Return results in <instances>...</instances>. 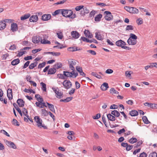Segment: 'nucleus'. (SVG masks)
Listing matches in <instances>:
<instances>
[{
  "label": "nucleus",
  "instance_id": "nucleus-1",
  "mask_svg": "<svg viewBox=\"0 0 157 157\" xmlns=\"http://www.w3.org/2000/svg\"><path fill=\"white\" fill-rule=\"evenodd\" d=\"M34 119L36 123L37 126L40 128H43L44 129H47V127L43 123L42 120L38 116H36L34 117Z\"/></svg>",
  "mask_w": 157,
  "mask_h": 157
},
{
  "label": "nucleus",
  "instance_id": "nucleus-2",
  "mask_svg": "<svg viewBox=\"0 0 157 157\" xmlns=\"http://www.w3.org/2000/svg\"><path fill=\"white\" fill-rule=\"evenodd\" d=\"M73 12L71 10H62V14L65 17H69L70 18H73L75 17V14L72 15Z\"/></svg>",
  "mask_w": 157,
  "mask_h": 157
},
{
  "label": "nucleus",
  "instance_id": "nucleus-3",
  "mask_svg": "<svg viewBox=\"0 0 157 157\" xmlns=\"http://www.w3.org/2000/svg\"><path fill=\"white\" fill-rule=\"evenodd\" d=\"M74 71L72 70L71 72L64 71L63 75L67 77L75 78L78 76V73L77 72H75Z\"/></svg>",
  "mask_w": 157,
  "mask_h": 157
},
{
  "label": "nucleus",
  "instance_id": "nucleus-4",
  "mask_svg": "<svg viewBox=\"0 0 157 157\" xmlns=\"http://www.w3.org/2000/svg\"><path fill=\"white\" fill-rule=\"evenodd\" d=\"M68 63L69 65V68L71 70H75L74 66L76 64V62L75 60L70 59L68 60Z\"/></svg>",
  "mask_w": 157,
  "mask_h": 157
},
{
  "label": "nucleus",
  "instance_id": "nucleus-5",
  "mask_svg": "<svg viewBox=\"0 0 157 157\" xmlns=\"http://www.w3.org/2000/svg\"><path fill=\"white\" fill-rule=\"evenodd\" d=\"M62 83L64 87L67 89H69L72 86V84L70 81L65 80Z\"/></svg>",
  "mask_w": 157,
  "mask_h": 157
},
{
  "label": "nucleus",
  "instance_id": "nucleus-6",
  "mask_svg": "<svg viewBox=\"0 0 157 157\" xmlns=\"http://www.w3.org/2000/svg\"><path fill=\"white\" fill-rule=\"evenodd\" d=\"M104 13L106 14L105 17V20L107 21H110L113 19V16L110 12L106 11Z\"/></svg>",
  "mask_w": 157,
  "mask_h": 157
},
{
  "label": "nucleus",
  "instance_id": "nucleus-7",
  "mask_svg": "<svg viewBox=\"0 0 157 157\" xmlns=\"http://www.w3.org/2000/svg\"><path fill=\"white\" fill-rule=\"evenodd\" d=\"M46 35H43V39L41 37L40 40L41 44H50L51 42L50 41L45 39L46 38Z\"/></svg>",
  "mask_w": 157,
  "mask_h": 157
},
{
  "label": "nucleus",
  "instance_id": "nucleus-8",
  "mask_svg": "<svg viewBox=\"0 0 157 157\" xmlns=\"http://www.w3.org/2000/svg\"><path fill=\"white\" fill-rule=\"evenodd\" d=\"M41 37L39 36H34L32 38V42L35 44H37L40 42Z\"/></svg>",
  "mask_w": 157,
  "mask_h": 157
},
{
  "label": "nucleus",
  "instance_id": "nucleus-9",
  "mask_svg": "<svg viewBox=\"0 0 157 157\" xmlns=\"http://www.w3.org/2000/svg\"><path fill=\"white\" fill-rule=\"evenodd\" d=\"M51 17V15L50 14H45L42 16V19L44 21H47L50 20Z\"/></svg>",
  "mask_w": 157,
  "mask_h": 157
},
{
  "label": "nucleus",
  "instance_id": "nucleus-10",
  "mask_svg": "<svg viewBox=\"0 0 157 157\" xmlns=\"http://www.w3.org/2000/svg\"><path fill=\"white\" fill-rule=\"evenodd\" d=\"M116 44L117 46L121 47L122 48L123 46H125L126 45V43L124 41L120 40L116 42Z\"/></svg>",
  "mask_w": 157,
  "mask_h": 157
},
{
  "label": "nucleus",
  "instance_id": "nucleus-11",
  "mask_svg": "<svg viewBox=\"0 0 157 157\" xmlns=\"http://www.w3.org/2000/svg\"><path fill=\"white\" fill-rule=\"evenodd\" d=\"M76 69L77 71L79 72L80 75L85 77L86 75V74L83 72L82 68L81 67L79 66H77L76 67Z\"/></svg>",
  "mask_w": 157,
  "mask_h": 157
},
{
  "label": "nucleus",
  "instance_id": "nucleus-12",
  "mask_svg": "<svg viewBox=\"0 0 157 157\" xmlns=\"http://www.w3.org/2000/svg\"><path fill=\"white\" fill-rule=\"evenodd\" d=\"M18 29V27L16 23H13L11 24V30L12 32H15Z\"/></svg>",
  "mask_w": 157,
  "mask_h": 157
},
{
  "label": "nucleus",
  "instance_id": "nucleus-13",
  "mask_svg": "<svg viewBox=\"0 0 157 157\" xmlns=\"http://www.w3.org/2000/svg\"><path fill=\"white\" fill-rule=\"evenodd\" d=\"M71 35L72 37L75 39L78 38L80 36L79 33L77 31H73L71 32Z\"/></svg>",
  "mask_w": 157,
  "mask_h": 157
},
{
  "label": "nucleus",
  "instance_id": "nucleus-14",
  "mask_svg": "<svg viewBox=\"0 0 157 157\" xmlns=\"http://www.w3.org/2000/svg\"><path fill=\"white\" fill-rule=\"evenodd\" d=\"M38 18L37 15H33L30 18L29 21L31 22H36L38 21Z\"/></svg>",
  "mask_w": 157,
  "mask_h": 157
},
{
  "label": "nucleus",
  "instance_id": "nucleus-15",
  "mask_svg": "<svg viewBox=\"0 0 157 157\" xmlns=\"http://www.w3.org/2000/svg\"><path fill=\"white\" fill-rule=\"evenodd\" d=\"M127 42L129 45H135L136 43L137 40L129 38L127 40Z\"/></svg>",
  "mask_w": 157,
  "mask_h": 157
},
{
  "label": "nucleus",
  "instance_id": "nucleus-16",
  "mask_svg": "<svg viewBox=\"0 0 157 157\" xmlns=\"http://www.w3.org/2000/svg\"><path fill=\"white\" fill-rule=\"evenodd\" d=\"M12 90L11 89H8L7 91V96L10 100L13 98Z\"/></svg>",
  "mask_w": 157,
  "mask_h": 157
},
{
  "label": "nucleus",
  "instance_id": "nucleus-17",
  "mask_svg": "<svg viewBox=\"0 0 157 157\" xmlns=\"http://www.w3.org/2000/svg\"><path fill=\"white\" fill-rule=\"evenodd\" d=\"M84 34L86 37L89 38H92L93 37V35L88 30H85Z\"/></svg>",
  "mask_w": 157,
  "mask_h": 157
},
{
  "label": "nucleus",
  "instance_id": "nucleus-18",
  "mask_svg": "<svg viewBox=\"0 0 157 157\" xmlns=\"http://www.w3.org/2000/svg\"><path fill=\"white\" fill-rule=\"evenodd\" d=\"M17 103L19 107H23L24 106L25 101L22 99H18Z\"/></svg>",
  "mask_w": 157,
  "mask_h": 157
},
{
  "label": "nucleus",
  "instance_id": "nucleus-19",
  "mask_svg": "<svg viewBox=\"0 0 157 157\" xmlns=\"http://www.w3.org/2000/svg\"><path fill=\"white\" fill-rule=\"evenodd\" d=\"M108 88V84L106 82L104 83L101 86V90L103 91L106 90Z\"/></svg>",
  "mask_w": 157,
  "mask_h": 157
},
{
  "label": "nucleus",
  "instance_id": "nucleus-20",
  "mask_svg": "<svg viewBox=\"0 0 157 157\" xmlns=\"http://www.w3.org/2000/svg\"><path fill=\"white\" fill-rule=\"evenodd\" d=\"M155 64H156L154 63H151L150 64V65L145 66L144 67L146 71H147L149 68L152 69L154 67H155Z\"/></svg>",
  "mask_w": 157,
  "mask_h": 157
},
{
  "label": "nucleus",
  "instance_id": "nucleus-21",
  "mask_svg": "<svg viewBox=\"0 0 157 157\" xmlns=\"http://www.w3.org/2000/svg\"><path fill=\"white\" fill-rule=\"evenodd\" d=\"M56 68L54 67L53 68H50L48 71V74L53 75L56 72Z\"/></svg>",
  "mask_w": 157,
  "mask_h": 157
},
{
  "label": "nucleus",
  "instance_id": "nucleus-22",
  "mask_svg": "<svg viewBox=\"0 0 157 157\" xmlns=\"http://www.w3.org/2000/svg\"><path fill=\"white\" fill-rule=\"evenodd\" d=\"M108 119L109 120L111 121H114L115 120V117L112 115V114H108L107 115Z\"/></svg>",
  "mask_w": 157,
  "mask_h": 157
},
{
  "label": "nucleus",
  "instance_id": "nucleus-23",
  "mask_svg": "<svg viewBox=\"0 0 157 157\" xmlns=\"http://www.w3.org/2000/svg\"><path fill=\"white\" fill-rule=\"evenodd\" d=\"M129 114L132 116H136L138 115V113L136 110H133L130 112Z\"/></svg>",
  "mask_w": 157,
  "mask_h": 157
},
{
  "label": "nucleus",
  "instance_id": "nucleus-24",
  "mask_svg": "<svg viewBox=\"0 0 157 157\" xmlns=\"http://www.w3.org/2000/svg\"><path fill=\"white\" fill-rule=\"evenodd\" d=\"M6 25L3 21H0V30L4 29L6 27Z\"/></svg>",
  "mask_w": 157,
  "mask_h": 157
},
{
  "label": "nucleus",
  "instance_id": "nucleus-25",
  "mask_svg": "<svg viewBox=\"0 0 157 157\" xmlns=\"http://www.w3.org/2000/svg\"><path fill=\"white\" fill-rule=\"evenodd\" d=\"M95 37L99 40H102L103 39L100 33L99 32L95 33Z\"/></svg>",
  "mask_w": 157,
  "mask_h": 157
},
{
  "label": "nucleus",
  "instance_id": "nucleus-26",
  "mask_svg": "<svg viewBox=\"0 0 157 157\" xmlns=\"http://www.w3.org/2000/svg\"><path fill=\"white\" fill-rule=\"evenodd\" d=\"M102 15L101 14H99L97 15L95 17V21L96 22H99L101 21V19L102 17Z\"/></svg>",
  "mask_w": 157,
  "mask_h": 157
},
{
  "label": "nucleus",
  "instance_id": "nucleus-27",
  "mask_svg": "<svg viewBox=\"0 0 157 157\" xmlns=\"http://www.w3.org/2000/svg\"><path fill=\"white\" fill-rule=\"evenodd\" d=\"M46 103L48 106L50 110L52 112H55V109L54 108V105L52 104H50L49 103L47 102Z\"/></svg>",
  "mask_w": 157,
  "mask_h": 157
},
{
  "label": "nucleus",
  "instance_id": "nucleus-28",
  "mask_svg": "<svg viewBox=\"0 0 157 157\" xmlns=\"http://www.w3.org/2000/svg\"><path fill=\"white\" fill-rule=\"evenodd\" d=\"M7 144L9 146L13 148L16 149V146L13 143L7 141Z\"/></svg>",
  "mask_w": 157,
  "mask_h": 157
},
{
  "label": "nucleus",
  "instance_id": "nucleus-29",
  "mask_svg": "<svg viewBox=\"0 0 157 157\" xmlns=\"http://www.w3.org/2000/svg\"><path fill=\"white\" fill-rule=\"evenodd\" d=\"M72 98H73L71 97H68L64 99H60V102H67L71 101L72 99Z\"/></svg>",
  "mask_w": 157,
  "mask_h": 157
},
{
  "label": "nucleus",
  "instance_id": "nucleus-30",
  "mask_svg": "<svg viewBox=\"0 0 157 157\" xmlns=\"http://www.w3.org/2000/svg\"><path fill=\"white\" fill-rule=\"evenodd\" d=\"M20 62V60L19 59H17L13 60L11 62L12 65L15 66L18 64Z\"/></svg>",
  "mask_w": 157,
  "mask_h": 157
},
{
  "label": "nucleus",
  "instance_id": "nucleus-31",
  "mask_svg": "<svg viewBox=\"0 0 157 157\" xmlns=\"http://www.w3.org/2000/svg\"><path fill=\"white\" fill-rule=\"evenodd\" d=\"M41 111L42 116H48L49 112H48L45 109H41Z\"/></svg>",
  "mask_w": 157,
  "mask_h": 157
},
{
  "label": "nucleus",
  "instance_id": "nucleus-32",
  "mask_svg": "<svg viewBox=\"0 0 157 157\" xmlns=\"http://www.w3.org/2000/svg\"><path fill=\"white\" fill-rule=\"evenodd\" d=\"M111 114L114 115L117 117H119L120 115V113L117 110H114L111 113Z\"/></svg>",
  "mask_w": 157,
  "mask_h": 157
},
{
  "label": "nucleus",
  "instance_id": "nucleus-33",
  "mask_svg": "<svg viewBox=\"0 0 157 157\" xmlns=\"http://www.w3.org/2000/svg\"><path fill=\"white\" fill-rule=\"evenodd\" d=\"M30 15L29 13H27L22 16L21 17V20H25L29 17Z\"/></svg>",
  "mask_w": 157,
  "mask_h": 157
},
{
  "label": "nucleus",
  "instance_id": "nucleus-34",
  "mask_svg": "<svg viewBox=\"0 0 157 157\" xmlns=\"http://www.w3.org/2000/svg\"><path fill=\"white\" fill-rule=\"evenodd\" d=\"M37 63L36 62L32 63L29 65V68L30 69H32L36 67L37 66Z\"/></svg>",
  "mask_w": 157,
  "mask_h": 157
},
{
  "label": "nucleus",
  "instance_id": "nucleus-35",
  "mask_svg": "<svg viewBox=\"0 0 157 157\" xmlns=\"http://www.w3.org/2000/svg\"><path fill=\"white\" fill-rule=\"evenodd\" d=\"M62 66V64L61 63H56L54 65V67L55 68L58 69L61 68Z\"/></svg>",
  "mask_w": 157,
  "mask_h": 157
},
{
  "label": "nucleus",
  "instance_id": "nucleus-36",
  "mask_svg": "<svg viewBox=\"0 0 157 157\" xmlns=\"http://www.w3.org/2000/svg\"><path fill=\"white\" fill-rule=\"evenodd\" d=\"M57 35L58 38L60 39H62L63 38V35L62 32L61 31H58L56 33Z\"/></svg>",
  "mask_w": 157,
  "mask_h": 157
},
{
  "label": "nucleus",
  "instance_id": "nucleus-37",
  "mask_svg": "<svg viewBox=\"0 0 157 157\" xmlns=\"http://www.w3.org/2000/svg\"><path fill=\"white\" fill-rule=\"evenodd\" d=\"M40 84L42 87L41 88L42 90L43 91H46L47 90L46 84L43 82H41Z\"/></svg>",
  "mask_w": 157,
  "mask_h": 157
},
{
  "label": "nucleus",
  "instance_id": "nucleus-38",
  "mask_svg": "<svg viewBox=\"0 0 157 157\" xmlns=\"http://www.w3.org/2000/svg\"><path fill=\"white\" fill-rule=\"evenodd\" d=\"M24 91L25 92L27 93H32L33 94H35V91L31 89H27L26 88H25L24 90Z\"/></svg>",
  "mask_w": 157,
  "mask_h": 157
},
{
  "label": "nucleus",
  "instance_id": "nucleus-39",
  "mask_svg": "<svg viewBox=\"0 0 157 157\" xmlns=\"http://www.w3.org/2000/svg\"><path fill=\"white\" fill-rule=\"evenodd\" d=\"M132 13L137 14L139 13V11L138 9L133 7H132Z\"/></svg>",
  "mask_w": 157,
  "mask_h": 157
},
{
  "label": "nucleus",
  "instance_id": "nucleus-40",
  "mask_svg": "<svg viewBox=\"0 0 157 157\" xmlns=\"http://www.w3.org/2000/svg\"><path fill=\"white\" fill-rule=\"evenodd\" d=\"M132 7H130L128 6H126L124 7V9L130 13H132Z\"/></svg>",
  "mask_w": 157,
  "mask_h": 157
},
{
  "label": "nucleus",
  "instance_id": "nucleus-41",
  "mask_svg": "<svg viewBox=\"0 0 157 157\" xmlns=\"http://www.w3.org/2000/svg\"><path fill=\"white\" fill-rule=\"evenodd\" d=\"M62 10H56L54 12L52 13V15L53 16H56V15L59 14V13L62 14Z\"/></svg>",
  "mask_w": 157,
  "mask_h": 157
},
{
  "label": "nucleus",
  "instance_id": "nucleus-42",
  "mask_svg": "<svg viewBox=\"0 0 157 157\" xmlns=\"http://www.w3.org/2000/svg\"><path fill=\"white\" fill-rule=\"evenodd\" d=\"M137 140L136 138H132L129 140V142L131 144H133L137 142Z\"/></svg>",
  "mask_w": 157,
  "mask_h": 157
},
{
  "label": "nucleus",
  "instance_id": "nucleus-43",
  "mask_svg": "<svg viewBox=\"0 0 157 157\" xmlns=\"http://www.w3.org/2000/svg\"><path fill=\"white\" fill-rule=\"evenodd\" d=\"M142 119L144 122L146 124H148L150 123L146 116H143L142 117Z\"/></svg>",
  "mask_w": 157,
  "mask_h": 157
},
{
  "label": "nucleus",
  "instance_id": "nucleus-44",
  "mask_svg": "<svg viewBox=\"0 0 157 157\" xmlns=\"http://www.w3.org/2000/svg\"><path fill=\"white\" fill-rule=\"evenodd\" d=\"M91 75L99 79H100L101 78V77L100 75H98L96 73L94 72H92L91 73Z\"/></svg>",
  "mask_w": 157,
  "mask_h": 157
},
{
  "label": "nucleus",
  "instance_id": "nucleus-45",
  "mask_svg": "<svg viewBox=\"0 0 157 157\" xmlns=\"http://www.w3.org/2000/svg\"><path fill=\"white\" fill-rule=\"evenodd\" d=\"M130 38V39H133L135 40H136V39H137V37L136 36L135 34L131 33L130 34V37H129Z\"/></svg>",
  "mask_w": 157,
  "mask_h": 157
},
{
  "label": "nucleus",
  "instance_id": "nucleus-46",
  "mask_svg": "<svg viewBox=\"0 0 157 157\" xmlns=\"http://www.w3.org/2000/svg\"><path fill=\"white\" fill-rule=\"evenodd\" d=\"M68 50L72 52L78 50V49H77V48L75 47H70L68 48Z\"/></svg>",
  "mask_w": 157,
  "mask_h": 157
},
{
  "label": "nucleus",
  "instance_id": "nucleus-47",
  "mask_svg": "<svg viewBox=\"0 0 157 157\" xmlns=\"http://www.w3.org/2000/svg\"><path fill=\"white\" fill-rule=\"evenodd\" d=\"M12 124H13L17 126H19L20 125L19 123L18 122V121L14 119H13V120Z\"/></svg>",
  "mask_w": 157,
  "mask_h": 157
},
{
  "label": "nucleus",
  "instance_id": "nucleus-48",
  "mask_svg": "<svg viewBox=\"0 0 157 157\" xmlns=\"http://www.w3.org/2000/svg\"><path fill=\"white\" fill-rule=\"evenodd\" d=\"M149 157H157V154L155 152H152L149 155Z\"/></svg>",
  "mask_w": 157,
  "mask_h": 157
},
{
  "label": "nucleus",
  "instance_id": "nucleus-49",
  "mask_svg": "<svg viewBox=\"0 0 157 157\" xmlns=\"http://www.w3.org/2000/svg\"><path fill=\"white\" fill-rule=\"evenodd\" d=\"M133 27L131 25H127L126 28V30H133Z\"/></svg>",
  "mask_w": 157,
  "mask_h": 157
},
{
  "label": "nucleus",
  "instance_id": "nucleus-50",
  "mask_svg": "<svg viewBox=\"0 0 157 157\" xmlns=\"http://www.w3.org/2000/svg\"><path fill=\"white\" fill-rule=\"evenodd\" d=\"M22 112H23V114L26 117H29V116L27 115L28 111H27V110L26 109H25V108L23 109V110H22Z\"/></svg>",
  "mask_w": 157,
  "mask_h": 157
},
{
  "label": "nucleus",
  "instance_id": "nucleus-51",
  "mask_svg": "<svg viewBox=\"0 0 157 157\" xmlns=\"http://www.w3.org/2000/svg\"><path fill=\"white\" fill-rule=\"evenodd\" d=\"M138 25L142 24L143 23V19L142 18H139L136 21Z\"/></svg>",
  "mask_w": 157,
  "mask_h": 157
},
{
  "label": "nucleus",
  "instance_id": "nucleus-52",
  "mask_svg": "<svg viewBox=\"0 0 157 157\" xmlns=\"http://www.w3.org/2000/svg\"><path fill=\"white\" fill-rule=\"evenodd\" d=\"M82 10L83 11V12L82 13V14H85V13H89V10H88L87 9L86 7H83L82 8Z\"/></svg>",
  "mask_w": 157,
  "mask_h": 157
},
{
  "label": "nucleus",
  "instance_id": "nucleus-53",
  "mask_svg": "<svg viewBox=\"0 0 157 157\" xmlns=\"http://www.w3.org/2000/svg\"><path fill=\"white\" fill-rule=\"evenodd\" d=\"M87 52L91 54L92 55H95L96 54V52L94 50H88L87 51Z\"/></svg>",
  "mask_w": 157,
  "mask_h": 157
},
{
  "label": "nucleus",
  "instance_id": "nucleus-54",
  "mask_svg": "<svg viewBox=\"0 0 157 157\" xmlns=\"http://www.w3.org/2000/svg\"><path fill=\"white\" fill-rule=\"evenodd\" d=\"M84 6L82 5H81L77 6L75 8V10L76 11H79L83 8Z\"/></svg>",
  "mask_w": 157,
  "mask_h": 157
},
{
  "label": "nucleus",
  "instance_id": "nucleus-55",
  "mask_svg": "<svg viewBox=\"0 0 157 157\" xmlns=\"http://www.w3.org/2000/svg\"><path fill=\"white\" fill-rule=\"evenodd\" d=\"M126 103L129 105H132L133 104V101L132 100H129L126 101Z\"/></svg>",
  "mask_w": 157,
  "mask_h": 157
},
{
  "label": "nucleus",
  "instance_id": "nucleus-56",
  "mask_svg": "<svg viewBox=\"0 0 157 157\" xmlns=\"http://www.w3.org/2000/svg\"><path fill=\"white\" fill-rule=\"evenodd\" d=\"M46 64L45 62H43L42 63H40L38 66V68H41L44 67Z\"/></svg>",
  "mask_w": 157,
  "mask_h": 157
},
{
  "label": "nucleus",
  "instance_id": "nucleus-57",
  "mask_svg": "<svg viewBox=\"0 0 157 157\" xmlns=\"http://www.w3.org/2000/svg\"><path fill=\"white\" fill-rule=\"evenodd\" d=\"M0 132L3 133L7 136L9 137L10 136V135L5 130H2L0 131Z\"/></svg>",
  "mask_w": 157,
  "mask_h": 157
},
{
  "label": "nucleus",
  "instance_id": "nucleus-58",
  "mask_svg": "<svg viewBox=\"0 0 157 157\" xmlns=\"http://www.w3.org/2000/svg\"><path fill=\"white\" fill-rule=\"evenodd\" d=\"M96 5H98L102 7H104L105 6H106L105 3H101V2H97L96 3Z\"/></svg>",
  "mask_w": 157,
  "mask_h": 157
},
{
  "label": "nucleus",
  "instance_id": "nucleus-59",
  "mask_svg": "<svg viewBox=\"0 0 157 157\" xmlns=\"http://www.w3.org/2000/svg\"><path fill=\"white\" fill-rule=\"evenodd\" d=\"M133 146L131 145H128V146H127L126 147V150L127 151H129L130 150L132 149L133 148Z\"/></svg>",
  "mask_w": 157,
  "mask_h": 157
},
{
  "label": "nucleus",
  "instance_id": "nucleus-60",
  "mask_svg": "<svg viewBox=\"0 0 157 157\" xmlns=\"http://www.w3.org/2000/svg\"><path fill=\"white\" fill-rule=\"evenodd\" d=\"M63 93L61 92H59L57 96H56V97L60 99L62 97Z\"/></svg>",
  "mask_w": 157,
  "mask_h": 157
},
{
  "label": "nucleus",
  "instance_id": "nucleus-61",
  "mask_svg": "<svg viewBox=\"0 0 157 157\" xmlns=\"http://www.w3.org/2000/svg\"><path fill=\"white\" fill-rule=\"evenodd\" d=\"M15 109L19 113L21 116H22V114L21 112V111L20 109V108L18 107V106H17L16 107H15Z\"/></svg>",
  "mask_w": 157,
  "mask_h": 157
},
{
  "label": "nucleus",
  "instance_id": "nucleus-62",
  "mask_svg": "<svg viewBox=\"0 0 157 157\" xmlns=\"http://www.w3.org/2000/svg\"><path fill=\"white\" fill-rule=\"evenodd\" d=\"M113 72V71L111 69H107L106 71H105V73L107 74H111Z\"/></svg>",
  "mask_w": 157,
  "mask_h": 157
},
{
  "label": "nucleus",
  "instance_id": "nucleus-63",
  "mask_svg": "<svg viewBox=\"0 0 157 157\" xmlns=\"http://www.w3.org/2000/svg\"><path fill=\"white\" fill-rule=\"evenodd\" d=\"M150 107L152 108L157 109V104H151V103Z\"/></svg>",
  "mask_w": 157,
  "mask_h": 157
},
{
  "label": "nucleus",
  "instance_id": "nucleus-64",
  "mask_svg": "<svg viewBox=\"0 0 157 157\" xmlns=\"http://www.w3.org/2000/svg\"><path fill=\"white\" fill-rule=\"evenodd\" d=\"M147 155L146 153L144 152H143L140 154L139 157H147Z\"/></svg>",
  "mask_w": 157,
  "mask_h": 157
}]
</instances>
